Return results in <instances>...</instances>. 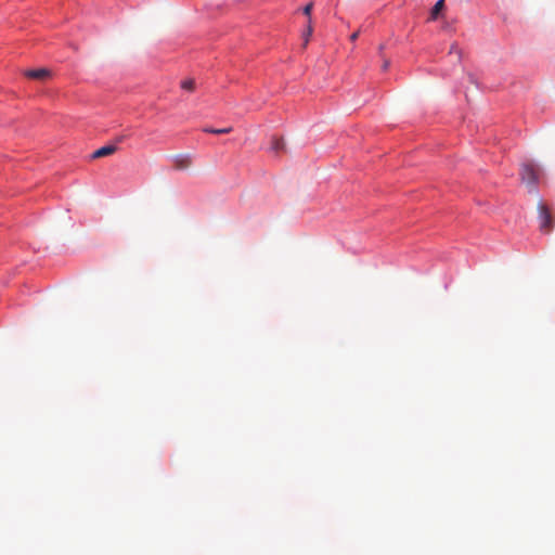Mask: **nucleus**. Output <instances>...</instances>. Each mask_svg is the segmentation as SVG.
<instances>
[{"instance_id": "obj_6", "label": "nucleus", "mask_w": 555, "mask_h": 555, "mask_svg": "<svg viewBox=\"0 0 555 555\" xmlns=\"http://www.w3.org/2000/svg\"><path fill=\"white\" fill-rule=\"evenodd\" d=\"M271 150L276 154L285 150V142L283 138L273 137L271 141Z\"/></svg>"}, {"instance_id": "obj_5", "label": "nucleus", "mask_w": 555, "mask_h": 555, "mask_svg": "<svg viewBox=\"0 0 555 555\" xmlns=\"http://www.w3.org/2000/svg\"><path fill=\"white\" fill-rule=\"evenodd\" d=\"M116 150H117V147L115 145L102 146L92 153L91 158L96 159V158L109 156V155L114 154L116 152Z\"/></svg>"}, {"instance_id": "obj_9", "label": "nucleus", "mask_w": 555, "mask_h": 555, "mask_svg": "<svg viewBox=\"0 0 555 555\" xmlns=\"http://www.w3.org/2000/svg\"><path fill=\"white\" fill-rule=\"evenodd\" d=\"M181 88L186 91H193L195 89V80L186 79L181 82Z\"/></svg>"}, {"instance_id": "obj_14", "label": "nucleus", "mask_w": 555, "mask_h": 555, "mask_svg": "<svg viewBox=\"0 0 555 555\" xmlns=\"http://www.w3.org/2000/svg\"><path fill=\"white\" fill-rule=\"evenodd\" d=\"M389 67V61H385L383 64V69L386 70Z\"/></svg>"}, {"instance_id": "obj_10", "label": "nucleus", "mask_w": 555, "mask_h": 555, "mask_svg": "<svg viewBox=\"0 0 555 555\" xmlns=\"http://www.w3.org/2000/svg\"><path fill=\"white\" fill-rule=\"evenodd\" d=\"M449 54L450 55H455V60L456 61H460L461 60V50L457 46V43H452L451 47H450V51H449Z\"/></svg>"}, {"instance_id": "obj_13", "label": "nucleus", "mask_w": 555, "mask_h": 555, "mask_svg": "<svg viewBox=\"0 0 555 555\" xmlns=\"http://www.w3.org/2000/svg\"><path fill=\"white\" fill-rule=\"evenodd\" d=\"M358 36H359V31L353 33V34L350 36V40H351V41L357 40Z\"/></svg>"}, {"instance_id": "obj_2", "label": "nucleus", "mask_w": 555, "mask_h": 555, "mask_svg": "<svg viewBox=\"0 0 555 555\" xmlns=\"http://www.w3.org/2000/svg\"><path fill=\"white\" fill-rule=\"evenodd\" d=\"M520 178L524 183L534 186L539 180V169L533 163H524L520 168Z\"/></svg>"}, {"instance_id": "obj_1", "label": "nucleus", "mask_w": 555, "mask_h": 555, "mask_svg": "<svg viewBox=\"0 0 555 555\" xmlns=\"http://www.w3.org/2000/svg\"><path fill=\"white\" fill-rule=\"evenodd\" d=\"M538 211L540 220V230L545 233H550L555 224V220L551 210L544 203L540 202L538 204Z\"/></svg>"}, {"instance_id": "obj_4", "label": "nucleus", "mask_w": 555, "mask_h": 555, "mask_svg": "<svg viewBox=\"0 0 555 555\" xmlns=\"http://www.w3.org/2000/svg\"><path fill=\"white\" fill-rule=\"evenodd\" d=\"M25 77L35 80H46L51 77V72L47 68L27 69L24 72Z\"/></svg>"}, {"instance_id": "obj_12", "label": "nucleus", "mask_w": 555, "mask_h": 555, "mask_svg": "<svg viewBox=\"0 0 555 555\" xmlns=\"http://www.w3.org/2000/svg\"><path fill=\"white\" fill-rule=\"evenodd\" d=\"M312 8H313V3L312 2H309L307 5L304 7L302 9V12L305 15L309 16L311 15V11H312Z\"/></svg>"}, {"instance_id": "obj_7", "label": "nucleus", "mask_w": 555, "mask_h": 555, "mask_svg": "<svg viewBox=\"0 0 555 555\" xmlns=\"http://www.w3.org/2000/svg\"><path fill=\"white\" fill-rule=\"evenodd\" d=\"M443 8H444V0L437 1L436 4L434 5V8L431 9L429 20L430 21L437 20L439 14L443 10Z\"/></svg>"}, {"instance_id": "obj_3", "label": "nucleus", "mask_w": 555, "mask_h": 555, "mask_svg": "<svg viewBox=\"0 0 555 555\" xmlns=\"http://www.w3.org/2000/svg\"><path fill=\"white\" fill-rule=\"evenodd\" d=\"M192 157L188 154H179L172 157L173 168L177 170H186L192 166Z\"/></svg>"}, {"instance_id": "obj_8", "label": "nucleus", "mask_w": 555, "mask_h": 555, "mask_svg": "<svg viewBox=\"0 0 555 555\" xmlns=\"http://www.w3.org/2000/svg\"><path fill=\"white\" fill-rule=\"evenodd\" d=\"M203 131L207 132V133H214V134H225V133H230L232 131V127L220 128V129L206 127L203 129Z\"/></svg>"}, {"instance_id": "obj_11", "label": "nucleus", "mask_w": 555, "mask_h": 555, "mask_svg": "<svg viewBox=\"0 0 555 555\" xmlns=\"http://www.w3.org/2000/svg\"><path fill=\"white\" fill-rule=\"evenodd\" d=\"M313 28H312V22L311 18L308 21L307 30L305 33V46L308 43L309 37L312 35Z\"/></svg>"}]
</instances>
